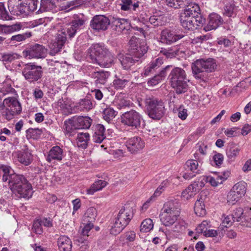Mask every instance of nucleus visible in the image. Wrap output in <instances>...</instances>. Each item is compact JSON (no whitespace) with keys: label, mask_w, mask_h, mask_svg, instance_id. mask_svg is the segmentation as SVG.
I'll return each instance as SVG.
<instances>
[{"label":"nucleus","mask_w":251,"mask_h":251,"mask_svg":"<svg viewBox=\"0 0 251 251\" xmlns=\"http://www.w3.org/2000/svg\"><path fill=\"white\" fill-rule=\"evenodd\" d=\"M180 22L185 29L194 30L202 26L205 23V19L201 15L198 4L191 2L182 10L180 14Z\"/></svg>","instance_id":"nucleus-1"},{"label":"nucleus","mask_w":251,"mask_h":251,"mask_svg":"<svg viewBox=\"0 0 251 251\" xmlns=\"http://www.w3.org/2000/svg\"><path fill=\"white\" fill-rule=\"evenodd\" d=\"M180 203L176 199L166 202L161 210L160 221L166 226H169L176 223L180 214Z\"/></svg>","instance_id":"nucleus-2"},{"label":"nucleus","mask_w":251,"mask_h":251,"mask_svg":"<svg viewBox=\"0 0 251 251\" xmlns=\"http://www.w3.org/2000/svg\"><path fill=\"white\" fill-rule=\"evenodd\" d=\"M89 54L92 62L102 67L108 68L113 63V56L102 45H92L89 49Z\"/></svg>","instance_id":"nucleus-3"},{"label":"nucleus","mask_w":251,"mask_h":251,"mask_svg":"<svg viewBox=\"0 0 251 251\" xmlns=\"http://www.w3.org/2000/svg\"><path fill=\"white\" fill-rule=\"evenodd\" d=\"M169 78L170 84L176 94H181L187 91L189 80L184 69L180 67L174 68L171 71Z\"/></svg>","instance_id":"nucleus-4"},{"label":"nucleus","mask_w":251,"mask_h":251,"mask_svg":"<svg viewBox=\"0 0 251 251\" xmlns=\"http://www.w3.org/2000/svg\"><path fill=\"white\" fill-rule=\"evenodd\" d=\"M217 68L215 60L213 58L198 59L192 64L191 69L194 77L204 81L206 78L205 72L211 73Z\"/></svg>","instance_id":"nucleus-5"},{"label":"nucleus","mask_w":251,"mask_h":251,"mask_svg":"<svg viewBox=\"0 0 251 251\" xmlns=\"http://www.w3.org/2000/svg\"><path fill=\"white\" fill-rule=\"evenodd\" d=\"M133 217V213L129 207H123L119 211L115 221L110 229V233L117 235L129 224Z\"/></svg>","instance_id":"nucleus-6"},{"label":"nucleus","mask_w":251,"mask_h":251,"mask_svg":"<svg viewBox=\"0 0 251 251\" xmlns=\"http://www.w3.org/2000/svg\"><path fill=\"white\" fill-rule=\"evenodd\" d=\"M144 102L149 116L152 119L159 120L165 114L164 102L154 97L146 98Z\"/></svg>","instance_id":"nucleus-7"},{"label":"nucleus","mask_w":251,"mask_h":251,"mask_svg":"<svg viewBox=\"0 0 251 251\" xmlns=\"http://www.w3.org/2000/svg\"><path fill=\"white\" fill-rule=\"evenodd\" d=\"M10 189L19 198L28 199L32 195V186L24 176Z\"/></svg>","instance_id":"nucleus-8"},{"label":"nucleus","mask_w":251,"mask_h":251,"mask_svg":"<svg viewBox=\"0 0 251 251\" xmlns=\"http://www.w3.org/2000/svg\"><path fill=\"white\" fill-rule=\"evenodd\" d=\"M22 73L26 80L34 83L41 78L43 71L41 66L29 63L23 65Z\"/></svg>","instance_id":"nucleus-9"},{"label":"nucleus","mask_w":251,"mask_h":251,"mask_svg":"<svg viewBox=\"0 0 251 251\" xmlns=\"http://www.w3.org/2000/svg\"><path fill=\"white\" fill-rule=\"evenodd\" d=\"M148 48L144 42H141L139 38L132 36L129 41L128 52L130 56L139 61L147 52Z\"/></svg>","instance_id":"nucleus-10"},{"label":"nucleus","mask_w":251,"mask_h":251,"mask_svg":"<svg viewBox=\"0 0 251 251\" xmlns=\"http://www.w3.org/2000/svg\"><path fill=\"white\" fill-rule=\"evenodd\" d=\"M121 122L124 125L132 129H138L141 127L142 116L138 112L130 110L124 113L121 116Z\"/></svg>","instance_id":"nucleus-11"},{"label":"nucleus","mask_w":251,"mask_h":251,"mask_svg":"<svg viewBox=\"0 0 251 251\" xmlns=\"http://www.w3.org/2000/svg\"><path fill=\"white\" fill-rule=\"evenodd\" d=\"M63 101V100L58 102L60 103V106L61 108L64 110V112L68 114H73L77 113L79 111H81L84 110H88L91 109L93 108V104L90 100L88 99H84L82 100L79 103L76 104V105L72 107L70 105H67L65 103L64 101L63 103L62 102Z\"/></svg>","instance_id":"nucleus-12"},{"label":"nucleus","mask_w":251,"mask_h":251,"mask_svg":"<svg viewBox=\"0 0 251 251\" xmlns=\"http://www.w3.org/2000/svg\"><path fill=\"white\" fill-rule=\"evenodd\" d=\"M47 50L43 45L36 44L30 46L23 51V56L28 59L44 58Z\"/></svg>","instance_id":"nucleus-13"},{"label":"nucleus","mask_w":251,"mask_h":251,"mask_svg":"<svg viewBox=\"0 0 251 251\" xmlns=\"http://www.w3.org/2000/svg\"><path fill=\"white\" fill-rule=\"evenodd\" d=\"M67 36L65 30L62 29L58 31L56 34L54 40L50 44V54L55 55L59 52L67 41Z\"/></svg>","instance_id":"nucleus-14"},{"label":"nucleus","mask_w":251,"mask_h":251,"mask_svg":"<svg viewBox=\"0 0 251 251\" xmlns=\"http://www.w3.org/2000/svg\"><path fill=\"white\" fill-rule=\"evenodd\" d=\"M85 21L82 18L75 17L72 21L66 28H62L67 33L68 38L71 39L73 38L82 26L85 24Z\"/></svg>","instance_id":"nucleus-15"},{"label":"nucleus","mask_w":251,"mask_h":251,"mask_svg":"<svg viewBox=\"0 0 251 251\" xmlns=\"http://www.w3.org/2000/svg\"><path fill=\"white\" fill-rule=\"evenodd\" d=\"M110 24L109 19L104 15H99L94 16L91 21L90 26L96 30H105Z\"/></svg>","instance_id":"nucleus-16"},{"label":"nucleus","mask_w":251,"mask_h":251,"mask_svg":"<svg viewBox=\"0 0 251 251\" xmlns=\"http://www.w3.org/2000/svg\"><path fill=\"white\" fill-rule=\"evenodd\" d=\"M19 0H10L8 2V7H12L11 11L14 15L27 16L30 14L26 5L24 3V1L18 4Z\"/></svg>","instance_id":"nucleus-17"},{"label":"nucleus","mask_w":251,"mask_h":251,"mask_svg":"<svg viewBox=\"0 0 251 251\" xmlns=\"http://www.w3.org/2000/svg\"><path fill=\"white\" fill-rule=\"evenodd\" d=\"M128 150L132 153H135L142 150L145 147L143 140L139 137L134 136L126 142Z\"/></svg>","instance_id":"nucleus-18"},{"label":"nucleus","mask_w":251,"mask_h":251,"mask_svg":"<svg viewBox=\"0 0 251 251\" xmlns=\"http://www.w3.org/2000/svg\"><path fill=\"white\" fill-rule=\"evenodd\" d=\"M183 37V35L176 34L174 32L166 29L161 32L160 41L162 43L170 45Z\"/></svg>","instance_id":"nucleus-19"},{"label":"nucleus","mask_w":251,"mask_h":251,"mask_svg":"<svg viewBox=\"0 0 251 251\" xmlns=\"http://www.w3.org/2000/svg\"><path fill=\"white\" fill-rule=\"evenodd\" d=\"M223 23L222 17L216 14L212 13L209 15L207 23L204 25L203 30L208 31L211 30L216 29Z\"/></svg>","instance_id":"nucleus-20"},{"label":"nucleus","mask_w":251,"mask_h":251,"mask_svg":"<svg viewBox=\"0 0 251 251\" xmlns=\"http://www.w3.org/2000/svg\"><path fill=\"white\" fill-rule=\"evenodd\" d=\"M111 22L113 29L118 32L127 30L130 27V24L127 19L113 17Z\"/></svg>","instance_id":"nucleus-21"},{"label":"nucleus","mask_w":251,"mask_h":251,"mask_svg":"<svg viewBox=\"0 0 251 251\" xmlns=\"http://www.w3.org/2000/svg\"><path fill=\"white\" fill-rule=\"evenodd\" d=\"M230 174L229 172H224L216 175L215 176H206L203 177V179L205 178V181L209 182L211 186L216 187L219 184H221L223 181L226 180L229 176Z\"/></svg>","instance_id":"nucleus-22"},{"label":"nucleus","mask_w":251,"mask_h":251,"mask_svg":"<svg viewBox=\"0 0 251 251\" xmlns=\"http://www.w3.org/2000/svg\"><path fill=\"white\" fill-rule=\"evenodd\" d=\"M64 156L63 150L59 146H55L49 151L47 160L49 162L52 161H61Z\"/></svg>","instance_id":"nucleus-23"},{"label":"nucleus","mask_w":251,"mask_h":251,"mask_svg":"<svg viewBox=\"0 0 251 251\" xmlns=\"http://www.w3.org/2000/svg\"><path fill=\"white\" fill-rule=\"evenodd\" d=\"M91 76L95 79V83L99 86V85H104L106 83L110 74L103 70L96 71L92 73Z\"/></svg>","instance_id":"nucleus-24"},{"label":"nucleus","mask_w":251,"mask_h":251,"mask_svg":"<svg viewBox=\"0 0 251 251\" xmlns=\"http://www.w3.org/2000/svg\"><path fill=\"white\" fill-rule=\"evenodd\" d=\"M117 57L123 68L125 70H128L135 63L138 61L137 59L130 56L129 54L124 55L122 53H119Z\"/></svg>","instance_id":"nucleus-25"},{"label":"nucleus","mask_w":251,"mask_h":251,"mask_svg":"<svg viewBox=\"0 0 251 251\" xmlns=\"http://www.w3.org/2000/svg\"><path fill=\"white\" fill-rule=\"evenodd\" d=\"M3 105L5 108L14 110L19 113H20L22 111L21 105L15 97L5 98L3 101Z\"/></svg>","instance_id":"nucleus-26"},{"label":"nucleus","mask_w":251,"mask_h":251,"mask_svg":"<svg viewBox=\"0 0 251 251\" xmlns=\"http://www.w3.org/2000/svg\"><path fill=\"white\" fill-rule=\"evenodd\" d=\"M59 11V8L55 5L54 2L51 0H41L40 7L38 12L49 11L53 13H55Z\"/></svg>","instance_id":"nucleus-27"},{"label":"nucleus","mask_w":251,"mask_h":251,"mask_svg":"<svg viewBox=\"0 0 251 251\" xmlns=\"http://www.w3.org/2000/svg\"><path fill=\"white\" fill-rule=\"evenodd\" d=\"M18 158L21 163L28 165L32 161V154L30 151L25 146L18 153Z\"/></svg>","instance_id":"nucleus-28"},{"label":"nucleus","mask_w":251,"mask_h":251,"mask_svg":"<svg viewBox=\"0 0 251 251\" xmlns=\"http://www.w3.org/2000/svg\"><path fill=\"white\" fill-rule=\"evenodd\" d=\"M57 246L60 251H71L72 241L68 236L61 235L57 239Z\"/></svg>","instance_id":"nucleus-29"},{"label":"nucleus","mask_w":251,"mask_h":251,"mask_svg":"<svg viewBox=\"0 0 251 251\" xmlns=\"http://www.w3.org/2000/svg\"><path fill=\"white\" fill-rule=\"evenodd\" d=\"M240 151V148L235 143H229L226 149V155L228 160L234 161L239 155Z\"/></svg>","instance_id":"nucleus-30"},{"label":"nucleus","mask_w":251,"mask_h":251,"mask_svg":"<svg viewBox=\"0 0 251 251\" xmlns=\"http://www.w3.org/2000/svg\"><path fill=\"white\" fill-rule=\"evenodd\" d=\"M77 129H88L92 122V120L89 117L79 116L75 118Z\"/></svg>","instance_id":"nucleus-31"},{"label":"nucleus","mask_w":251,"mask_h":251,"mask_svg":"<svg viewBox=\"0 0 251 251\" xmlns=\"http://www.w3.org/2000/svg\"><path fill=\"white\" fill-rule=\"evenodd\" d=\"M97 216L96 209L93 207L89 208L85 213L82 218V224H94Z\"/></svg>","instance_id":"nucleus-32"},{"label":"nucleus","mask_w":251,"mask_h":251,"mask_svg":"<svg viewBox=\"0 0 251 251\" xmlns=\"http://www.w3.org/2000/svg\"><path fill=\"white\" fill-rule=\"evenodd\" d=\"M90 135L88 133H78L77 136L76 143L79 148L86 149L88 146Z\"/></svg>","instance_id":"nucleus-33"},{"label":"nucleus","mask_w":251,"mask_h":251,"mask_svg":"<svg viewBox=\"0 0 251 251\" xmlns=\"http://www.w3.org/2000/svg\"><path fill=\"white\" fill-rule=\"evenodd\" d=\"M107 182L103 180H98L95 181L91 187L86 190V194L88 195H93L95 192L101 190L103 188L106 186Z\"/></svg>","instance_id":"nucleus-34"},{"label":"nucleus","mask_w":251,"mask_h":251,"mask_svg":"<svg viewBox=\"0 0 251 251\" xmlns=\"http://www.w3.org/2000/svg\"><path fill=\"white\" fill-rule=\"evenodd\" d=\"M172 67L171 65H168L164 68L159 73V74L154 75L152 78L150 79L148 82V85L151 86H154L157 84L166 75V70L170 67Z\"/></svg>","instance_id":"nucleus-35"},{"label":"nucleus","mask_w":251,"mask_h":251,"mask_svg":"<svg viewBox=\"0 0 251 251\" xmlns=\"http://www.w3.org/2000/svg\"><path fill=\"white\" fill-rule=\"evenodd\" d=\"M32 36V32L29 31H24L22 33L15 35H13L9 39L10 43L16 44L25 41L26 39L30 38Z\"/></svg>","instance_id":"nucleus-36"},{"label":"nucleus","mask_w":251,"mask_h":251,"mask_svg":"<svg viewBox=\"0 0 251 251\" xmlns=\"http://www.w3.org/2000/svg\"><path fill=\"white\" fill-rule=\"evenodd\" d=\"M238 6L234 1H231L227 3L224 7V14L228 17L234 16L236 15Z\"/></svg>","instance_id":"nucleus-37"},{"label":"nucleus","mask_w":251,"mask_h":251,"mask_svg":"<svg viewBox=\"0 0 251 251\" xmlns=\"http://www.w3.org/2000/svg\"><path fill=\"white\" fill-rule=\"evenodd\" d=\"M82 224L84 225V226L81 230V236L79 237L78 239V241L81 243H84L85 241L87 240L89 236L88 233L94 226V224L90 223Z\"/></svg>","instance_id":"nucleus-38"},{"label":"nucleus","mask_w":251,"mask_h":251,"mask_svg":"<svg viewBox=\"0 0 251 251\" xmlns=\"http://www.w3.org/2000/svg\"><path fill=\"white\" fill-rule=\"evenodd\" d=\"M194 211L196 214L200 217H202L206 214V210L202 198H200L196 201L194 206Z\"/></svg>","instance_id":"nucleus-39"},{"label":"nucleus","mask_w":251,"mask_h":251,"mask_svg":"<svg viewBox=\"0 0 251 251\" xmlns=\"http://www.w3.org/2000/svg\"><path fill=\"white\" fill-rule=\"evenodd\" d=\"M160 52L167 58H172L179 54V49L177 47H171L168 49L162 48Z\"/></svg>","instance_id":"nucleus-40"},{"label":"nucleus","mask_w":251,"mask_h":251,"mask_svg":"<svg viewBox=\"0 0 251 251\" xmlns=\"http://www.w3.org/2000/svg\"><path fill=\"white\" fill-rule=\"evenodd\" d=\"M166 17L162 15H153L149 19L150 23L154 26H161L164 24Z\"/></svg>","instance_id":"nucleus-41"},{"label":"nucleus","mask_w":251,"mask_h":251,"mask_svg":"<svg viewBox=\"0 0 251 251\" xmlns=\"http://www.w3.org/2000/svg\"><path fill=\"white\" fill-rule=\"evenodd\" d=\"M64 129L67 133L71 134L75 130L77 129L75 118L69 119L64 122Z\"/></svg>","instance_id":"nucleus-42"},{"label":"nucleus","mask_w":251,"mask_h":251,"mask_svg":"<svg viewBox=\"0 0 251 251\" xmlns=\"http://www.w3.org/2000/svg\"><path fill=\"white\" fill-rule=\"evenodd\" d=\"M185 168L196 174L200 173V170L198 169L199 163L196 159H190L187 161L185 163Z\"/></svg>","instance_id":"nucleus-43"},{"label":"nucleus","mask_w":251,"mask_h":251,"mask_svg":"<svg viewBox=\"0 0 251 251\" xmlns=\"http://www.w3.org/2000/svg\"><path fill=\"white\" fill-rule=\"evenodd\" d=\"M246 185L245 182H239L233 186L232 190L242 198L246 194Z\"/></svg>","instance_id":"nucleus-44"},{"label":"nucleus","mask_w":251,"mask_h":251,"mask_svg":"<svg viewBox=\"0 0 251 251\" xmlns=\"http://www.w3.org/2000/svg\"><path fill=\"white\" fill-rule=\"evenodd\" d=\"M245 217V214H244V210L243 208L239 207L236 208L233 212L231 215V218L233 221L240 222V224L242 223V220H243Z\"/></svg>","instance_id":"nucleus-45"},{"label":"nucleus","mask_w":251,"mask_h":251,"mask_svg":"<svg viewBox=\"0 0 251 251\" xmlns=\"http://www.w3.org/2000/svg\"><path fill=\"white\" fill-rule=\"evenodd\" d=\"M197 193L195 186H193L191 184L182 192L181 196L186 200H189L194 197Z\"/></svg>","instance_id":"nucleus-46"},{"label":"nucleus","mask_w":251,"mask_h":251,"mask_svg":"<svg viewBox=\"0 0 251 251\" xmlns=\"http://www.w3.org/2000/svg\"><path fill=\"white\" fill-rule=\"evenodd\" d=\"M153 227L152 220L150 218L146 219L141 223L140 231L143 232L150 231Z\"/></svg>","instance_id":"nucleus-47"},{"label":"nucleus","mask_w":251,"mask_h":251,"mask_svg":"<svg viewBox=\"0 0 251 251\" xmlns=\"http://www.w3.org/2000/svg\"><path fill=\"white\" fill-rule=\"evenodd\" d=\"M0 60L3 62L8 63L18 58V55L14 53H1Z\"/></svg>","instance_id":"nucleus-48"},{"label":"nucleus","mask_w":251,"mask_h":251,"mask_svg":"<svg viewBox=\"0 0 251 251\" xmlns=\"http://www.w3.org/2000/svg\"><path fill=\"white\" fill-rule=\"evenodd\" d=\"M103 118L109 123L116 116L115 110L110 107H107L103 111Z\"/></svg>","instance_id":"nucleus-49"},{"label":"nucleus","mask_w":251,"mask_h":251,"mask_svg":"<svg viewBox=\"0 0 251 251\" xmlns=\"http://www.w3.org/2000/svg\"><path fill=\"white\" fill-rule=\"evenodd\" d=\"M24 27L20 23H17L11 25H6V34H11L24 30Z\"/></svg>","instance_id":"nucleus-50"},{"label":"nucleus","mask_w":251,"mask_h":251,"mask_svg":"<svg viewBox=\"0 0 251 251\" xmlns=\"http://www.w3.org/2000/svg\"><path fill=\"white\" fill-rule=\"evenodd\" d=\"M241 198L232 189L227 195V202L229 204H234Z\"/></svg>","instance_id":"nucleus-51"},{"label":"nucleus","mask_w":251,"mask_h":251,"mask_svg":"<svg viewBox=\"0 0 251 251\" xmlns=\"http://www.w3.org/2000/svg\"><path fill=\"white\" fill-rule=\"evenodd\" d=\"M41 220L37 219L34 221L32 227V231L37 234H42L43 232Z\"/></svg>","instance_id":"nucleus-52"},{"label":"nucleus","mask_w":251,"mask_h":251,"mask_svg":"<svg viewBox=\"0 0 251 251\" xmlns=\"http://www.w3.org/2000/svg\"><path fill=\"white\" fill-rule=\"evenodd\" d=\"M38 3V0H25L24 1V3L26 5L30 13L37 9Z\"/></svg>","instance_id":"nucleus-53"},{"label":"nucleus","mask_w":251,"mask_h":251,"mask_svg":"<svg viewBox=\"0 0 251 251\" xmlns=\"http://www.w3.org/2000/svg\"><path fill=\"white\" fill-rule=\"evenodd\" d=\"M248 210L245 213V217L243 220H242L241 225L247 227H251V208H247Z\"/></svg>","instance_id":"nucleus-54"},{"label":"nucleus","mask_w":251,"mask_h":251,"mask_svg":"<svg viewBox=\"0 0 251 251\" xmlns=\"http://www.w3.org/2000/svg\"><path fill=\"white\" fill-rule=\"evenodd\" d=\"M48 63L50 66L49 68L50 71H52L55 73L59 72V69L60 68L61 65L59 61H54L52 60H49Z\"/></svg>","instance_id":"nucleus-55"},{"label":"nucleus","mask_w":251,"mask_h":251,"mask_svg":"<svg viewBox=\"0 0 251 251\" xmlns=\"http://www.w3.org/2000/svg\"><path fill=\"white\" fill-rule=\"evenodd\" d=\"M20 113L14 110L5 108V109L3 112V116L6 120L9 121L13 119L15 115L19 114Z\"/></svg>","instance_id":"nucleus-56"},{"label":"nucleus","mask_w":251,"mask_h":251,"mask_svg":"<svg viewBox=\"0 0 251 251\" xmlns=\"http://www.w3.org/2000/svg\"><path fill=\"white\" fill-rule=\"evenodd\" d=\"M128 80L126 79L117 78L113 81V86L116 89L123 88L125 87Z\"/></svg>","instance_id":"nucleus-57"},{"label":"nucleus","mask_w":251,"mask_h":251,"mask_svg":"<svg viewBox=\"0 0 251 251\" xmlns=\"http://www.w3.org/2000/svg\"><path fill=\"white\" fill-rule=\"evenodd\" d=\"M208 227V222L206 221H203L201 224H200L196 230L197 232L199 234L202 233L204 232L205 230L207 229Z\"/></svg>","instance_id":"nucleus-58"},{"label":"nucleus","mask_w":251,"mask_h":251,"mask_svg":"<svg viewBox=\"0 0 251 251\" xmlns=\"http://www.w3.org/2000/svg\"><path fill=\"white\" fill-rule=\"evenodd\" d=\"M203 177H205L204 176H202L197 181H195L193 183H192V185L194 186L196 188V190L198 192L200 190H201L204 186V181H205V178L203 179Z\"/></svg>","instance_id":"nucleus-59"},{"label":"nucleus","mask_w":251,"mask_h":251,"mask_svg":"<svg viewBox=\"0 0 251 251\" xmlns=\"http://www.w3.org/2000/svg\"><path fill=\"white\" fill-rule=\"evenodd\" d=\"M163 63V59L162 57H158L150 62V64L155 70L159 68Z\"/></svg>","instance_id":"nucleus-60"},{"label":"nucleus","mask_w":251,"mask_h":251,"mask_svg":"<svg viewBox=\"0 0 251 251\" xmlns=\"http://www.w3.org/2000/svg\"><path fill=\"white\" fill-rule=\"evenodd\" d=\"M185 227L184 226V223L183 222H179L176 223L172 231L177 233L181 232L185 229Z\"/></svg>","instance_id":"nucleus-61"},{"label":"nucleus","mask_w":251,"mask_h":251,"mask_svg":"<svg viewBox=\"0 0 251 251\" xmlns=\"http://www.w3.org/2000/svg\"><path fill=\"white\" fill-rule=\"evenodd\" d=\"M122 3L121 9L123 11H128L130 9V6L132 3V0H121Z\"/></svg>","instance_id":"nucleus-62"},{"label":"nucleus","mask_w":251,"mask_h":251,"mask_svg":"<svg viewBox=\"0 0 251 251\" xmlns=\"http://www.w3.org/2000/svg\"><path fill=\"white\" fill-rule=\"evenodd\" d=\"M178 116L181 120H185L188 116L187 110L183 106H180L178 109Z\"/></svg>","instance_id":"nucleus-63"},{"label":"nucleus","mask_w":251,"mask_h":251,"mask_svg":"<svg viewBox=\"0 0 251 251\" xmlns=\"http://www.w3.org/2000/svg\"><path fill=\"white\" fill-rule=\"evenodd\" d=\"M154 71L155 70L149 63V65L144 68V71L142 73L141 75L143 76H148L153 74Z\"/></svg>","instance_id":"nucleus-64"}]
</instances>
